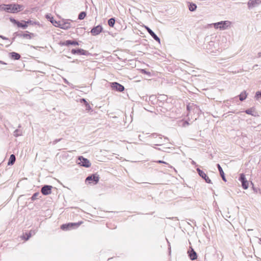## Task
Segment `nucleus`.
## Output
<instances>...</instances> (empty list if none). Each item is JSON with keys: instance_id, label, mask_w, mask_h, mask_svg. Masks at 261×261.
Masks as SVG:
<instances>
[{"instance_id": "1", "label": "nucleus", "mask_w": 261, "mask_h": 261, "mask_svg": "<svg viewBox=\"0 0 261 261\" xmlns=\"http://www.w3.org/2000/svg\"><path fill=\"white\" fill-rule=\"evenodd\" d=\"M0 10L6 11L9 13H17L22 10V6L18 5H2Z\"/></svg>"}, {"instance_id": "2", "label": "nucleus", "mask_w": 261, "mask_h": 261, "mask_svg": "<svg viewBox=\"0 0 261 261\" xmlns=\"http://www.w3.org/2000/svg\"><path fill=\"white\" fill-rule=\"evenodd\" d=\"M216 29H220L221 30H226L230 28L231 25V22L229 21H222L212 24Z\"/></svg>"}, {"instance_id": "3", "label": "nucleus", "mask_w": 261, "mask_h": 261, "mask_svg": "<svg viewBox=\"0 0 261 261\" xmlns=\"http://www.w3.org/2000/svg\"><path fill=\"white\" fill-rule=\"evenodd\" d=\"M78 160L77 164L79 165L86 168L90 167L91 163L87 159L84 158L83 156H80Z\"/></svg>"}, {"instance_id": "4", "label": "nucleus", "mask_w": 261, "mask_h": 261, "mask_svg": "<svg viewBox=\"0 0 261 261\" xmlns=\"http://www.w3.org/2000/svg\"><path fill=\"white\" fill-rule=\"evenodd\" d=\"M71 20H63L60 21V26L58 28H60L63 30H68L71 28Z\"/></svg>"}, {"instance_id": "5", "label": "nucleus", "mask_w": 261, "mask_h": 261, "mask_svg": "<svg viewBox=\"0 0 261 261\" xmlns=\"http://www.w3.org/2000/svg\"><path fill=\"white\" fill-rule=\"evenodd\" d=\"M82 223V222H80L79 223H71L65 224L62 225L61 226V228L64 230H68L74 226L78 227Z\"/></svg>"}, {"instance_id": "6", "label": "nucleus", "mask_w": 261, "mask_h": 261, "mask_svg": "<svg viewBox=\"0 0 261 261\" xmlns=\"http://www.w3.org/2000/svg\"><path fill=\"white\" fill-rule=\"evenodd\" d=\"M111 87L113 90L119 92H122L124 90V88L122 85L116 82L112 83Z\"/></svg>"}, {"instance_id": "7", "label": "nucleus", "mask_w": 261, "mask_h": 261, "mask_svg": "<svg viewBox=\"0 0 261 261\" xmlns=\"http://www.w3.org/2000/svg\"><path fill=\"white\" fill-rule=\"evenodd\" d=\"M86 180L89 181L90 184L94 182V184H96L99 180V176L96 174H93L91 176L87 177Z\"/></svg>"}, {"instance_id": "8", "label": "nucleus", "mask_w": 261, "mask_h": 261, "mask_svg": "<svg viewBox=\"0 0 261 261\" xmlns=\"http://www.w3.org/2000/svg\"><path fill=\"white\" fill-rule=\"evenodd\" d=\"M102 31V28L101 25H97L94 28H93L91 31V33L93 36H96L99 34Z\"/></svg>"}, {"instance_id": "9", "label": "nucleus", "mask_w": 261, "mask_h": 261, "mask_svg": "<svg viewBox=\"0 0 261 261\" xmlns=\"http://www.w3.org/2000/svg\"><path fill=\"white\" fill-rule=\"evenodd\" d=\"M52 186H45L42 188L41 192L44 195H47L51 192Z\"/></svg>"}, {"instance_id": "10", "label": "nucleus", "mask_w": 261, "mask_h": 261, "mask_svg": "<svg viewBox=\"0 0 261 261\" xmlns=\"http://www.w3.org/2000/svg\"><path fill=\"white\" fill-rule=\"evenodd\" d=\"M246 114L256 117L258 116V112L254 107L246 110Z\"/></svg>"}, {"instance_id": "11", "label": "nucleus", "mask_w": 261, "mask_h": 261, "mask_svg": "<svg viewBox=\"0 0 261 261\" xmlns=\"http://www.w3.org/2000/svg\"><path fill=\"white\" fill-rule=\"evenodd\" d=\"M145 28L147 30L149 34L154 38L155 40L161 43L160 38L154 34V33L148 27L145 26Z\"/></svg>"}, {"instance_id": "12", "label": "nucleus", "mask_w": 261, "mask_h": 261, "mask_svg": "<svg viewBox=\"0 0 261 261\" xmlns=\"http://www.w3.org/2000/svg\"><path fill=\"white\" fill-rule=\"evenodd\" d=\"M71 53L73 54H79L83 55H86L87 54V51L83 49H78L77 50L72 49Z\"/></svg>"}, {"instance_id": "13", "label": "nucleus", "mask_w": 261, "mask_h": 261, "mask_svg": "<svg viewBox=\"0 0 261 261\" xmlns=\"http://www.w3.org/2000/svg\"><path fill=\"white\" fill-rule=\"evenodd\" d=\"M189 255L192 260H195L197 258V256L196 253L194 251L193 248H191V251L188 252Z\"/></svg>"}, {"instance_id": "14", "label": "nucleus", "mask_w": 261, "mask_h": 261, "mask_svg": "<svg viewBox=\"0 0 261 261\" xmlns=\"http://www.w3.org/2000/svg\"><path fill=\"white\" fill-rule=\"evenodd\" d=\"M31 21H23L21 22H18L17 27L23 29H25L28 27V24L31 23Z\"/></svg>"}, {"instance_id": "15", "label": "nucleus", "mask_w": 261, "mask_h": 261, "mask_svg": "<svg viewBox=\"0 0 261 261\" xmlns=\"http://www.w3.org/2000/svg\"><path fill=\"white\" fill-rule=\"evenodd\" d=\"M260 3L261 1H251V2L249 1L248 6L249 8L251 9L253 7L258 6Z\"/></svg>"}, {"instance_id": "16", "label": "nucleus", "mask_w": 261, "mask_h": 261, "mask_svg": "<svg viewBox=\"0 0 261 261\" xmlns=\"http://www.w3.org/2000/svg\"><path fill=\"white\" fill-rule=\"evenodd\" d=\"M62 45H78L79 43L77 41L67 40V41L62 43Z\"/></svg>"}, {"instance_id": "17", "label": "nucleus", "mask_w": 261, "mask_h": 261, "mask_svg": "<svg viewBox=\"0 0 261 261\" xmlns=\"http://www.w3.org/2000/svg\"><path fill=\"white\" fill-rule=\"evenodd\" d=\"M200 176H201L202 178H203L205 182L208 184H211V180L210 178L207 176V175L203 171L201 174L199 175Z\"/></svg>"}, {"instance_id": "18", "label": "nucleus", "mask_w": 261, "mask_h": 261, "mask_svg": "<svg viewBox=\"0 0 261 261\" xmlns=\"http://www.w3.org/2000/svg\"><path fill=\"white\" fill-rule=\"evenodd\" d=\"M217 166H218V170L220 172V174L221 175V176L222 177L223 180L224 181H226V178L224 176V173L223 171V169L222 168H221V167L220 166V165L219 164H218L217 165Z\"/></svg>"}, {"instance_id": "19", "label": "nucleus", "mask_w": 261, "mask_h": 261, "mask_svg": "<svg viewBox=\"0 0 261 261\" xmlns=\"http://www.w3.org/2000/svg\"><path fill=\"white\" fill-rule=\"evenodd\" d=\"M15 161V156L14 154H11L10 156L8 165H12Z\"/></svg>"}, {"instance_id": "20", "label": "nucleus", "mask_w": 261, "mask_h": 261, "mask_svg": "<svg viewBox=\"0 0 261 261\" xmlns=\"http://www.w3.org/2000/svg\"><path fill=\"white\" fill-rule=\"evenodd\" d=\"M239 180L241 181L243 188H245V175L244 174H241Z\"/></svg>"}, {"instance_id": "21", "label": "nucleus", "mask_w": 261, "mask_h": 261, "mask_svg": "<svg viewBox=\"0 0 261 261\" xmlns=\"http://www.w3.org/2000/svg\"><path fill=\"white\" fill-rule=\"evenodd\" d=\"M196 8H197V6L196 4H195L193 3H190L189 4V8L191 11H193L195 10Z\"/></svg>"}, {"instance_id": "22", "label": "nucleus", "mask_w": 261, "mask_h": 261, "mask_svg": "<svg viewBox=\"0 0 261 261\" xmlns=\"http://www.w3.org/2000/svg\"><path fill=\"white\" fill-rule=\"evenodd\" d=\"M10 55H11V58H13V59H14L15 60H18L20 57V55L16 53L13 52V53H11L10 54Z\"/></svg>"}, {"instance_id": "23", "label": "nucleus", "mask_w": 261, "mask_h": 261, "mask_svg": "<svg viewBox=\"0 0 261 261\" xmlns=\"http://www.w3.org/2000/svg\"><path fill=\"white\" fill-rule=\"evenodd\" d=\"M23 38L31 39L33 36L34 34L32 33H27L22 35Z\"/></svg>"}, {"instance_id": "24", "label": "nucleus", "mask_w": 261, "mask_h": 261, "mask_svg": "<svg viewBox=\"0 0 261 261\" xmlns=\"http://www.w3.org/2000/svg\"><path fill=\"white\" fill-rule=\"evenodd\" d=\"M50 22L56 27H59L60 26V21H56L53 18V20H51Z\"/></svg>"}, {"instance_id": "25", "label": "nucleus", "mask_w": 261, "mask_h": 261, "mask_svg": "<svg viewBox=\"0 0 261 261\" xmlns=\"http://www.w3.org/2000/svg\"><path fill=\"white\" fill-rule=\"evenodd\" d=\"M86 16V13L85 12H81L79 15V19L80 20L84 19Z\"/></svg>"}, {"instance_id": "26", "label": "nucleus", "mask_w": 261, "mask_h": 261, "mask_svg": "<svg viewBox=\"0 0 261 261\" xmlns=\"http://www.w3.org/2000/svg\"><path fill=\"white\" fill-rule=\"evenodd\" d=\"M115 20L114 18H111L108 21V24L110 27H113L115 24Z\"/></svg>"}, {"instance_id": "27", "label": "nucleus", "mask_w": 261, "mask_h": 261, "mask_svg": "<svg viewBox=\"0 0 261 261\" xmlns=\"http://www.w3.org/2000/svg\"><path fill=\"white\" fill-rule=\"evenodd\" d=\"M39 195V193H35L32 196L31 199L32 200H35L37 199V196Z\"/></svg>"}, {"instance_id": "28", "label": "nucleus", "mask_w": 261, "mask_h": 261, "mask_svg": "<svg viewBox=\"0 0 261 261\" xmlns=\"http://www.w3.org/2000/svg\"><path fill=\"white\" fill-rule=\"evenodd\" d=\"M255 97L256 99H258L261 97V91H257L255 94Z\"/></svg>"}, {"instance_id": "29", "label": "nucleus", "mask_w": 261, "mask_h": 261, "mask_svg": "<svg viewBox=\"0 0 261 261\" xmlns=\"http://www.w3.org/2000/svg\"><path fill=\"white\" fill-rule=\"evenodd\" d=\"M46 18L50 22L51 20H53L54 17L51 16L50 15L47 14L46 15Z\"/></svg>"}, {"instance_id": "30", "label": "nucleus", "mask_w": 261, "mask_h": 261, "mask_svg": "<svg viewBox=\"0 0 261 261\" xmlns=\"http://www.w3.org/2000/svg\"><path fill=\"white\" fill-rule=\"evenodd\" d=\"M10 20L11 22L13 23L14 24H16L17 25L18 24V22H19V21H17V20H16L15 19H14V18H10Z\"/></svg>"}, {"instance_id": "31", "label": "nucleus", "mask_w": 261, "mask_h": 261, "mask_svg": "<svg viewBox=\"0 0 261 261\" xmlns=\"http://www.w3.org/2000/svg\"><path fill=\"white\" fill-rule=\"evenodd\" d=\"M141 72L142 73L146 74L148 75L149 76H150L151 75L150 72L146 71L145 69H141Z\"/></svg>"}, {"instance_id": "32", "label": "nucleus", "mask_w": 261, "mask_h": 261, "mask_svg": "<svg viewBox=\"0 0 261 261\" xmlns=\"http://www.w3.org/2000/svg\"><path fill=\"white\" fill-rule=\"evenodd\" d=\"M82 101H83V102H85L86 103V106H87L88 108H90V106H89V105L87 102V101L85 100V99H82Z\"/></svg>"}, {"instance_id": "33", "label": "nucleus", "mask_w": 261, "mask_h": 261, "mask_svg": "<svg viewBox=\"0 0 261 261\" xmlns=\"http://www.w3.org/2000/svg\"><path fill=\"white\" fill-rule=\"evenodd\" d=\"M197 171L199 175H200L201 174V173H202L203 172V171L201 170L199 168H197Z\"/></svg>"}, {"instance_id": "34", "label": "nucleus", "mask_w": 261, "mask_h": 261, "mask_svg": "<svg viewBox=\"0 0 261 261\" xmlns=\"http://www.w3.org/2000/svg\"><path fill=\"white\" fill-rule=\"evenodd\" d=\"M249 187V182L246 179V189Z\"/></svg>"}, {"instance_id": "35", "label": "nucleus", "mask_w": 261, "mask_h": 261, "mask_svg": "<svg viewBox=\"0 0 261 261\" xmlns=\"http://www.w3.org/2000/svg\"><path fill=\"white\" fill-rule=\"evenodd\" d=\"M240 99L241 101H242V100H243L244 99V97L243 95H240Z\"/></svg>"}, {"instance_id": "36", "label": "nucleus", "mask_w": 261, "mask_h": 261, "mask_svg": "<svg viewBox=\"0 0 261 261\" xmlns=\"http://www.w3.org/2000/svg\"><path fill=\"white\" fill-rule=\"evenodd\" d=\"M0 37H1V38H2L3 39H7V38H6V37H3V36H0Z\"/></svg>"}, {"instance_id": "37", "label": "nucleus", "mask_w": 261, "mask_h": 261, "mask_svg": "<svg viewBox=\"0 0 261 261\" xmlns=\"http://www.w3.org/2000/svg\"><path fill=\"white\" fill-rule=\"evenodd\" d=\"M258 56L259 57H261V52H260V53H258Z\"/></svg>"}, {"instance_id": "38", "label": "nucleus", "mask_w": 261, "mask_h": 261, "mask_svg": "<svg viewBox=\"0 0 261 261\" xmlns=\"http://www.w3.org/2000/svg\"><path fill=\"white\" fill-rule=\"evenodd\" d=\"M192 164L193 165H195V164H196V163H195L194 161H193L192 162Z\"/></svg>"}, {"instance_id": "39", "label": "nucleus", "mask_w": 261, "mask_h": 261, "mask_svg": "<svg viewBox=\"0 0 261 261\" xmlns=\"http://www.w3.org/2000/svg\"><path fill=\"white\" fill-rule=\"evenodd\" d=\"M257 66H258V65L257 64H256L253 66V68H254L255 67H257Z\"/></svg>"}, {"instance_id": "40", "label": "nucleus", "mask_w": 261, "mask_h": 261, "mask_svg": "<svg viewBox=\"0 0 261 261\" xmlns=\"http://www.w3.org/2000/svg\"><path fill=\"white\" fill-rule=\"evenodd\" d=\"M159 163H165L164 162H163V161H159Z\"/></svg>"}, {"instance_id": "41", "label": "nucleus", "mask_w": 261, "mask_h": 261, "mask_svg": "<svg viewBox=\"0 0 261 261\" xmlns=\"http://www.w3.org/2000/svg\"><path fill=\"white\" fill-rule=\"evenodd\" d=\"M0 63L5 64V63H3L2 61H0Z\"/></svg>"}, {"instance_id": "42", "label": "nucleus", "mask_w": 261, "mask_h": 261, "mask_svg": "<svg viewBox=\"0 0 261 261\" xmlns=\"http://www.w3.org/2000/svg\"><path fill=\"white\" fill-rule=\"evenodd\" d=\"M260 243L261 244V238L259 239Z\"/></svg>"}, {"instance_id": "43", "label": "nucleus", "mask_w": 261, "mask_h": 261, "mask_svg": "<svg viewBox=\"0 0 261 261\" xmlns=\"http://www.w3.org/2000/svg\"><path fill=\"white\" fill-rule=\"evenodd\" d=\"M247 94H246V95H245L246 98L247 97Z\"/></svg>"}]
</instances>
